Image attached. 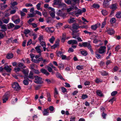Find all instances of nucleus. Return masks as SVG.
<instances>
[{"mask_svg":"<svg viewBox=\"0 0 121 121\" xmlns=\"http://www.w3.org/2000/svg\"><path fill=\"white\" fill-rule=\"evenodd\" d=\"M12 87L15 90L18 91L20 89V88L18 83L17 82H14L12 84Z\"/></svg>","mask_w":121,"mask_h":121,"instance_id":"3","label":"nucleus"},{"mask_svg":"<svg viewBox=\"0 0 121 121\" xmlns=\"http://www.w3.org/2000/svg\"><path fill=\"white\" fill-rule=\"evenodd\" d=\"M106 22L105 21L103 22L102 24L101 27L102 28H103L104 26H105L106 25Z\"/></svg>","mask_w":121,"mask_h":121,"instance_id":"64","label":"nucleus"},{"mask_svg":"<svg viewBox=\"0 0 121 121\" xmlns=\"http://www.w3.org/2000/svg\"><path fill=\"white\" fill-rule=\"evenodd\" d=\"M61 0H54L53 4L54 5H59V4L61 3Z\"/></svg>","mask_w":121,"mask_h":121,"instance_id":"19","label":"nucleus"},{"mask_svg":"<svg viewBox=\"0 0 121 121\" xmlns=\"http://www.w3.org/2000/svg\"><path fill=\"white\" fill-rule=\"evenodd\" d=\"M117 8V7L116 6V5L115 4H112L111 6V8L112 9L114 10H116Z\"/></svg>","mask_w":121,"mask_h":121,"instance_id":"39","label":"nucleus"},{"mask_svg":"<svg viewBox=\"0 0 121 121\" xmlns=\"http://www.w3.org/2000/svg\"><path fill=\"white\" fill-rule=\"evenodd\" d=\"M68 43L69 44H71L72 45H77L78 43L77 41L75 40H71L68 41Z\"/></svg>","mask_w":121,"mask_h":121,"instance_id":"6","label":"nucleus"},{"mask_svg":"<svg viewBox=\"0 0 121 121\" xmlns=\"http://www.w3.org/2000/svg\"><path fill=\"white\" fill-rule=\"evenodd\" d=\"M59 66L58 67L60 69H63V65L62 63H59Z\"/></svg>","mask_w":121,"mask_h":121,"instance_id":"46","label":"nucleus"},{"mask_svg":"<svg viewBox=\"0 0 121 121\" xmlns=\"http://www.w3.org/2000/svg\"><path fill=\"white\" fill-rule=\"evenodd\" d=\"M9 92H7L3 96L2 99L3 100V103H5L6 102L8 99V98L9 96Z\"/></svg>","mask_w":121,"mask_h":121,"instance_id":"2","label":"nucleus"},{"mask_svg":"<svg viewBox=\"0 0 121 121\" xmlns=\"http://www.w3.org/2000/svg\"><path fill=\"white\" fill-rule=\"evenodd\" d=\"M43 36L40 35L38 38V40L40 41V42L42 41L43 40Z\"/></svg>","mask_w":121,"mask_h":121,"instance_id":"56","label":"nucleus"},{"mask_svg":"<svg viewBox=\"0 0 121 121\" xmlns=\"http://www.w3.org/2000/svg\"><path fill=\"white\" fill-rule=\"evenodd\" d=\"M57 15L59 16L64 17L65 16V13H63L60 10H59L57 13Z\"/></svg>","mask_w":121,"mask_h":121,"instance_id":"13","label":"nucleus"},{"mask_svg":"<svg viewBox=\"0 0 121 121\" xmlns=\"http://www.w3.org/2000/svg\"><path fill=\"white\" fill-rule=\"evenodd\" d=\"M102 14L104 15H106L107 14L108 12L105 10H103L101 11Z\"/></svg>","mask_w":121,"mask_h":121,"instance_id":"44","label":"nucleus"},{"mask_svg":"<svg viewBox=\"0 0 121 121\" xmlns=\"http://www.w3.org/2000/svg\"><path fill=\"white\" fill-rule=\"evenodd\" d=\"M64 28L65 29L68 28L70 30H72V27L68 25H65L64 26Z\"/></svg>","mask_w":121,"mask_h":121,"instance_id":"47","label":"nucleus"},{"mask_svg":"<svg viewBox=\"0 0 121 121\" xmlns=\"http://www.w3.org/2000/svg\"><path fill=\"white\" fill-rule=\"evenodd\" d=\"M109 1L108 0H106L104 1L103 2V5L105 8L108 7L109 6Z\"/></svg>","mask_w":121,"mask_h":121,"instance_id":"11","label":"nucleus"},{"mask_svg":"<svg viewBox=\"0 0 121 121\" xmlns=\"http://www.w3.org/2000/svg\"><path fill=\"white\" fill-rule=\"evenodd\" d=\"M34 82L37 84H41L43 83V82L42 81V78L41 77L37 76H35L34 77Z\"/></svg>","mask_w":121,"mask_h":121,"instance_id":"1","label":"nucleus"},{"mask_svg":"<svg viewBox=\"0 0 121 121\" xmlns=\"http://www.w3.org/2000/svg\"><path fill=\"white\" fill-rule=\"evenodd\" d=\"M17 66L19 67H20L22 68H26V66H25L23 64L21 63H19L17 64Z\"/></svg>","mask_w":121,"mask_h":121,"instance_id":"20","label":"nucleus"},{"mask_svg":"<svg viewBox=\"0 0 121 121\" xmlns=\"http://www.w3.org/2000/svg\"><path fill=\"white\" fill-rule=\"evenodd\" d=\"M0 27H1V28L2 29L4 30L7 29L6 25L5 24L2 25Z\"/></svg>","mask_w":121,"mask_h":121,"instance_id":"36","label":"nucleus"},{"mask_svg":"<svg viewBox=\"0 0 121 121\" xmlns=\"http://www.w3.org/2000/svg\"><path fill=\"white\" fill-rule=\"evenodd\" d=\"M66 4L64 3H61L59 5V7L60 8H63L66 7Z\"/></svg>","mask_w":121,"mask_h":121,"instance_id":"28","label":"nucleus"},{"mask_svg":"<svg viewBox=\"0 0 121 121\" xmlns=\"http://www.w3.org/2000/svg\"><path fill=\"white\" fill-rule=\"evenodd\" d=\"M22 72L24 74L25 76H26L28 75V72L27 70L26 69H24L22 71Z\"/></svg>","mask_w":121,"mask_h":121,"instance_id":"35","label":"nucleus"},{"mask_svg":"<svg viewBox=\"0 0 121 121\" xmlns=\"http://www.w3.org/2000/svg\"><path fill=\"white\" fill-rule=\"evenodd\" d=\"M41 72L43 74L48 76L49 74V73L45 69H40Z\"/></svg>","mask_w":121,"mask_h":121,"instance_id":"12","label":"nucleus"},{"mask_svg":"<svg viewBox=\"0 0 121 121\" xmlns=\"http://www.w3.org/2000/svg\"><path fill=\"white\" fill-rule=\"evenodd\" d=\"M96 93L97 95L100 96H103V94L102 93L101 91L99 90H97L96 91Z\"/></svg>","mask_w":121,"mask_h":121,"instance_id":"23","label":"nucleus"},{"mask_svg":"<svg viewBox=\"0 0 121 121\" xmlns=\"http://www.w3.org/2000/svg\"><path fill=\"white\" fill-rule=\"evenodd\" d=\"M116 17L118 18H120L121 17V13L118 12L116 14Z\"/></svg>","mask_w":121,"mask_h":121,"instance_id":"41","label":"nucleus"},{"mask_svg":"<svg viewBox=\"0 0 121 121\" xmlns=\"http://www.w3.org/2000/svg\"><path fill=\"white\" fill-rule=\"evenodd\" d=\"M106 47L105 46H101L98 49V53L100 54L104 53L106 51Z\"/></svg>","mask_w":121,"mask_h":121,"instance_id":"4","label":"nucleus"},{"mask_svg":"<svg viewBox=\"0 0 121 121\" xmlns=\"http://www.w3.org/2000/svg\"><path fill=\"white\" fill-rule=\"evenodd\" d=\"M84 32L86 34H88L89 35H92L93 33L92 32H89L88 31H84Z\"/></svg>","mask_w":121,"mask_h":121,"instance_id":"55","label":"nucleus"},{"mask_svg":"<svg viewBox=\"0 0 121 121\" xmlns=\"http://www.w3.org/2000/svg\"><path fill=\"white\" fill-rule=\"evenodd\" d=\"M20 69L18 67H15L14 69V70L16 72H17L20 70Z\"/></svg>","mask_w":121,"mask_h":121,"instance_id":"52","label":"nucleus"},{"mask_svg":"<svg viewBox=\"0 0 121 121\" xmlns=\"http://www.w3.org/2000/svg\"><path fill=\"white\" fill-rule=\"evenodd\" d=\"M82 13V10L80 9H78V10L77 12L75 13V15H80Z\"/></svg>","mask_w":121,"mask_h":121,"instance_id":"42","label":"nucleus"},{"mask_svg":"<svg viewBox=\"0 0 121 121\" xmlns=\"http://www.w3.org/2000/svg\"><path fill=\"white\" fill-rule=\"evenodd\" d=\"M44 109V110L43 112V115L44 116H48L49 114V113L47 111V110L48 109Z\"/></svg>","mask_w":121,"mask_h":121,"instance_id":"18","label":"nucleus"},{"mask_svg":"<svg viewBox=\"0 0 121 121\" xmlns=\"http://www.w3.org/2000/svg\"><path fill=\"white\" fill-rule=\"evenodd\" d=\"M74 6H72L71 7L67 9V12H69L72 10H74Z\"/></svg>","mask_w":121,"mask_h":121,"instance_id":"30","label":"nucleus"},{"mask_svg":"<svg viewBox=\"0 0 121 121\" xmlns=\"http://www.w3.org/2000/svg\"><path fill=\"white\" fill-rule=\"evenodd\" d=\"M28 16L27 17V18H29V17H34L35 15V13H33L31 14H27Z\"/></svg>","mask_w":121,"mask_h":121,"instance_id":"31","label":"nucleus"},{"mask_svg":"<svg viewBox=\"0 0 121 121\" xmlns=\"http://www.w3.org/2000/svg\"><path fill=\"white\" fill-rule=\"evenodd\" d=\"M56 76L58 78H59L62 80H64L62 76L58 72H57L56 74Z\"/></svg>","mask_w":121,"mask_h":121,"instance_id":"25","label":"nucleus"},{"mask_svg":"<svg viewBox=\"0 0 121 121\" xmlns=\"http://www.w3.org/2000/svg\"><path fill=\"white\" fill-rule=\"evenodd\" d=\"M29 80L28 79L24 80L23 81V83L25 85H27L29 83Z\"/></svg>","mask_w":121,"mask_h":121,"instance_id":"32","label":"nucleus"},{"mask_svg":"<svg viewBox=\"0 0 121 121\" xmlns=\"http://www.w3.org/2000/svg\"><path fill=\"white\" fill-rule=\"evenodd\" d=\"M40 44L41 45L42 47H46V44L45 42L42 41L40 42Z\"/></svg>","mask_w":121,"mask_h":121,"instance_id":"45","label":"nucleus"},{"mask_svg":"<svg viewBox=\"0 0 121 121\" xmlns=\"http://www.w3.org/2000/svg\"><path fill=\"white\" fill-rule=\"evenodd\" d=\"M1 32H0V39L3 38L6 35L5 31H2Z\"/></svg>","mask_w":121,"mask_h":121,"instance_id":"16","label":"nucleus"},{"mask_svg":"<svg viewBox=\"0 0 121 121\" xmlns=\"http://www.w3.org/2000/svg\"><path fill=\"white\" fill-rule=\"evenodd\" d=\"M65 2L67 4H68V5L74 4H73L72 3V1L70 0H65Z\"/></svg>","mask_w":121,"mask_h":121,"instance_id":"29","label":"nucleus"},{"mask_svg":"<svg viewBox=\"0 0 121 121\" xmlns=\"http://www.w3.org/2000/svg\"><path fill=\"white\" fill-rule=\"evenodd\" d=\"M83 68V66L82 65H78L76 67V68L78 70H80L82 69Z\"/></svg>","mask_w":121,"mask_h":121,"instance_id":"38","label":"nucleus"},{"mask_svg":"<svg viewBox=\"0 0 121 121\" xmlns=\"http://www.w3.org/2000/svg\"><path fill=\"white\" fill-rule=\"evenodd\" d=\"M60 41L59 39H57V41H56V43L53 46H51L52 48H55L56 47L59 46V42Z\"/></svg>","mask_w":121,"mask_h":121,"instance_id":"10","label":"nucleus"},{"mask_svg":"<svg viewBox=\"0 0 121 121\" xmlns=\"http://www.w3.org/2000/svg\"><path fill=\"white\" fill-rule=\"evenodd\" d=\"M54 91V95H57L58 94V91H57V90L56 88H55Z\"/></svg>","mask_w":121,"mask_h":121,"instance_id":"63","label":"nucleus"},{"mask_svg":"<svg viewBox=\"0 0 121 121\" xmlns=\"http://www.w3.org/2000/svg\"><path fill=\"white\" fill-rule=\"evenodd\" d=\"M108 34L110 35H111L115 34V31H106Z\"/></svg>","mask_w":121,"mask_h":121,"instance_id":"26","label":"nucleus"},{"mask_svg":"<svg viewBox=\"0 0 121 121\" xmlns=\"http://www.w3.org/2000/svg\"><path fill=\"white\" fill-rule=\"evenodd\" d=\"M80 28V27L79 25L75 23L73 24L72 28L73 30H77Z\"/></svg>","mask_w":121,"mask_h":121,"instance_id":"8","label":"nucleus"},{"mask_svg":"<svg viewBox=\"0 0 121 121\" xmlns=\"http://www.w3.org/2000/svg\"><path fill=\"white\" fill-rule=\"evenodd\" d=\"M56 53L58 56L59 57L63 55V52L60 51H57L56 52Z\"/></svg>","mask_w":121,"mask_h":121,"instance_id":"24","label":"nucleus"},{"mask_svg":"<svg viewBox=\"0 0 121 121\" xmlns=\"http://www.w3.org/2000/svg\"><path fill=\"white\" fill-rule=\"evenodd\" d=\"M4 4H0V9L1 10H4L8 6L7 5H4Z\"/></svg>","mask_w":121,"mask_h":121,"instance_id":"15","label":"nucleus"},{"mask_svg":"<svg viewBox=\"0 0 121 121\" xmlns=\"http://www.w3.org/2000/svg\"><path fill=\"white\" fill-rule=\"evenodd\" d=\"M39 47L40 46L37 47L35 48L37 52L39 54L41 53V52H42Z\"/></svg>","mask_w":121,"mask_h":121,"instance_id":"27","label":"nucleus"},{"mask_svg":"<svg viewBox=\"0 0 121 121\" xmlns=\"http://www.w3.org/2000/svg\"><path fill=\"white\" fill-rule=\"evenodd\" d=\"M24 33L25 35L27 37H28V36L27 35L30 33V31H24Z\"/></svg>","mask_w":121,"mask_h":121,"instance_id":"58","label":"nucleus"},{"mask_svg":"<svg viewBox=\"0 0 121 121\" xmlns=\"http://www.w3.org/2000/svg\"><path fill=\"white\" fill-rule=\"evenodd\" d=\"M115 100V99L114 97H113L109 100V102H110L112 104L113 102Z\"/></svg>","mask_w":121,"mask_h":121,"instance_id":"50","label":"nucleus"},{"mask_svg":"<svg viewBox=\"0 0 121 121\" xmlns=\"http://www.w3.org/2000/svg\"><path fill=\"white\" fill-rule=\"evenodd\" d=\"M28 77L32 79H34L33 73L31 71L30 72L28 76Z\"/></svg>","mask_w":121,"mask_h":121,"instance_id":"22","label":"nucleus"},{"mask_svg":"<svg viewBox=\"0 0 121 121\" xmlns=\"http://www.w3.org/2000/svg\"><path fill=\"white\" fill-rule=\"evenodd\" d=\"M101 26L100 24L99 23H98L95 25L91 26V28L92 30H95L97 28L100 27Z\"/></svg>","mask_w":121,"mask_h":121,"instance_id":"5","label":"nucleus"},{"mask_svg":"<svg viewBox=\"0 0 121 121\" xmlns=\"http://www.w3.org/2000/svg\"><path fill=\"white\" fill-rule=\"evenodd\" d=\"M11 67V66H9L8 65H7L4 66V69L7 72H10L12 70V69L10 67Z\"/></svg>","mask_w":121,"mask_h":121,"instance_id":"9","label":"nucleus"},{"mask_svg":"<svg viewBox=\"0 0 121 121\" xmlns=\"http://www.w3.org/2000/svg\"><path fill=\"white\" fill-rule=\"evenodd\" d=\"M13 57V54L12 53H8L6 57L8 59H10Z\"/></svg>","mask_w":121,"mask_h":121,"instance_id":"21","label":"nucleus"},{"mask_svg":"<svg viewBox=\"0 0 121 121\" xmlns=\"http://www.w3.org/2000/svg\"><path fill=\"white\" fill-rule=\"evenodd\" d=\"M90 82L89 81H86L84 83V84L85 86L89 85L90 84Z\"/></svg>","mask_w":121,"mask_h":121,"instance_id":"53","label":"nucleus"},{"mask_svg":"<svg viewBox=\"0 0 121 121\" xmlns=\"http://www.w3.org/2000/svg\"><path fill=\"white\" fill-rule=\"evenodd\" d=\"M102 81L101 79H99L97 78L95 80V82L97 83H98L99 82H102Z\"/></svg>","mask_w":121,"mask_h":121,"instance_id":"61","label":"nucleus"},{"mask_svg":"<svg viewBox=\"0 0 121 121\" xmlns=\"http://www.w3.org/2000/svg\"><path fill=\"white\" fill-rule=\"evenodd\" d=\"M121 48V46L119 45H118L115 48V51L116 52H118Z\"/></svg>","mask_w":121,"mask_h":121,"instance_id":"37","label":"nucleus"},{"mask_svg":"<svg viewBox=\"0 0 121 121\" xmlns=\"http://www.w3.org/2000/svg\"><path fill=\"white\" fill-rule=\"evenodd\" d=\"M8 29H9L13 28L14 26V25L11 23H10L7 25Z\"/></svg>","mask_w":121,"mask_h":121,"instance_id":"17","label":"nucleus"},{"mask_svg":"<svg viewBox=\"0 0 121 121\" xmlns=\"http://www.w3.org/2000/svg\"><path fill=\"white\" fill-rule=\"evenodd\" d=\"M32 61L34 63H38L39 61L38 60V59H32Z\"/></svg>","mask_w":121,"mask_h":121,"instance_id":"60","label":"nucleus"},{"mask_svg":"<svg viewBox=\"0 0 121 121\" xmlns=\"http://www.w3.org/2000/svg\"><path fill=\"white\" fill-rule=\"evenodd\" d=\"M49 109L51 112H53L54 110V107L52 106H50L49 107Z\"/></svg>","mask_w":121,"mask_h":121,"instance_id":"62","label":"nucleus"},{"mask_svg":"<svg viewBox=\"0 0 121 121\" xmlns=\"http://www.w3.org/2000/svg\"><path fill=\"white\" fill-rule=\"evenodd\" d=\"M72 35H73V38H76L79 36V34L78 33V31H73Z\"/></svg>","mask_w":121,"mask_h":121,"instance_id":"7","label":"nucleus"},{"mask_svg":"<svg viewBox=\"0 0 121 121\" xmlns=\"http://www.w3.org/2000/svg\"><path fill=\"white\" fill-rule=\"evenodd\" d=\"M75 18L73 17H71L69 19L68 22L69 23H74L76 22V20L74 19Z\"/></svg>","mask_w":121,"mask_h":121,"instance_id":"14","label":"nucleus"},{"mask_svg":"<svg viewBox=\"0 0 121 121\" xmlns=\"http://www.w3.org/2000/svg\"><path fill=\"white\" fill-rule=\"evenodd\" d=\"M50 15L53 18H54L55 17V12L54 11L52 12H51L50 13Z\"/></svg>","mask_w":121,"mask_h":121,"instance_id":"40","label":"nucleus"},{"mask_svg":"<svg viewBox=\"0 0 121 121\" xmlns=\"http://www.w3.org/2000/svg\"><path fill=\"white\" fill-rule=\"evenodd\" d=\"M41 4V3H39L36 5L37 8L38 10H39L40 9V7Z\"/></svg>","mask_w":121,"mask_h":121,"instance_id":"57","label":"nucleus"},{"mask_svg":"<svg viewBox=\"0 0 121 121\" xmlns=\"http://www.w3.org/2000/svg\"><path fill=\"white\" fill-rule=\"evenodd\" d=\"M81 54L84 56H86L87 55V52L86 51H81Z\"/></svg>","mask_w":121,"mask_h":121,"instance_id":"34","label":"nucleus"},{"mask_svg":"<svg viewBox=\"0 0 121 121\" xmlns=\"http://www.w3.org/2000/svg\"><path fill=\"white\" fill-rule=\"evenodd\" d=\"M93 7L96 8H98L99 7V6L97 4H94L93 5Z\"/></svg>","mask_w":121,"mask_h":121,"instance_id":"51","label":"nucleus"},{"mask_svg":"<svg viewBox=\"0 0 121 121\" xmlns=\"http://www.w3.org/2000/svg\"><path fill=\"white\" fill-rule=\"evenodd\" d=\"M110 21L112 24L116 22L115 19L114 18H112L111 19Z\"/></svg>","mask_w":121,"mask_h":121,"instance_id":"43","label":"nucleus"},{"mask_svg":"<svg viewBox=\"0 0 121 121\" xmlns=\"http://www.w3.org/2000/svg\"><path fill=\"white\" fill-rule=\"evenodd\" d=\"M96 53V52H95V57L98 59L100 58L101 57V55L99 54Z\"/></svg>","mask_w":121,"mask_h":121,"instance_id":"49","label":"nucleus"},{"mask_svg":"<svg viewBox=\"0 0 121 121\" xmlns=\"http://www.w3.org/2000/svg\"><path fill=\"white\" fill-rule=\"evenodd\" d=\"M117 93V92L116 91H114L112 92L111 93V95L112 96H115Z\"/></svg>","mask_w":121,"mask_h":121,"instance_id":"59","label":"nucleus"},{"mask_svg":"<svg viewBox=\"0 0 121 121\" xmlns=\"http://www.w3.org/2000/svg\"><path fill=\"white\" fill-rule=\"evenodd\" d=\"M32 43V40L31 39H30L27 42V45L28 46L30 45Z\"/></svg>","mask_w":121,"mask_h":121,"instance_id":"54","label":"nucleus"},{"mask_svg":"<svg viewBox=\"0 0 121 121\" xmlns=\"http://www.w3.org/2000/svg\"><path fill=\"white\" fill-rule=\"evenodd\" d=\"M55 40V38L54 36H52L49 39V41L51 43H53Z\"/></svg>","mask_w":121,"mask_h":121,"instance_id":"33","label":"nucleus"},{"mask_svg":"<svg viewBox=\"0 0 121 121\" xmlns=\"http://www.w3.org/2000/svg\"><path fill=\"white\" fill-rule=\"evenodd\" d=\"M87 97L88 96L86 95H82L81 96V98L83 99H84Z\"/></svg>","mask_w":121,"mask_h":121,"instance_id":"48","label":"nucleus"}]
</instances>
